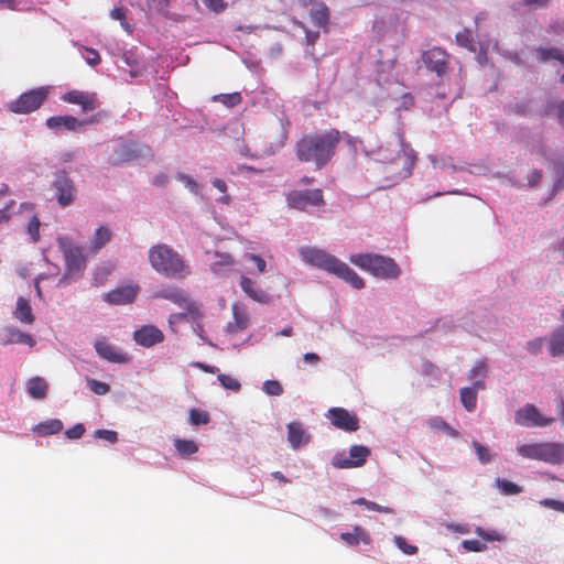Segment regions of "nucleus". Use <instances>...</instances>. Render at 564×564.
I'll return each instance as SVG.
<instances>
[{
	"label": "nucleus",
	"instance_id": "1",
	"mask_svg": "<svg viewBox=\"0 0 564 564\" xmlns=\"http://www.w3.org/2000/svg\"><path fill=\"white\" fill-rule=\"evenodd\" d=\"M395 139V149L380 147L375 153L377 161L388 164L386 173L389 176L384 180V187H391L409 177L416 161V153L405 143L403 134L398 132Z\"/></svg>",
	"mask_w": 564,
	"mask_h": 564
},
{
	"label": "nucleus",
	"instance_id": "2",
	"mask_svg": "<svg viewBox=\"0 0 564 564\" xmlns=\"http://www.w3.org/2000/svg\"><path fill=\"white\" fill-rule=\"evenodd\" d=\"M148 259L152 269L165 278L184 280L192 273L183 256L166 243L152 246L148 251Z\"/></svg>",
	"mask_w": 564,
	"mask_h": 564
},
{
	"label": "nucleus",
	"instance_id": "3",
	"mask_svg": "<svg viewBox=\"0 0 564 564\" xmlns=\"http://www.w3.org/2000/svg\"><path fill=\"white\" fill-rule=\"evenodd\" d=\"M358 268L370 272L376 278L389 280L397 279L401 274L398 263L388 257L375 253H357L349 258Z\"/></svg>",
	"mask_w": 564,
	"mask_h": 564
},
{
	"label": "nucleus",
	"instance_id": "4",
	"mask_svg": "<svg viewBox=\"0 0 564 564\" xmlns=\"http://www.w3.org/2000/svg\"><path fill=\"white\" fill-rule=\"evenodd\" d=\"M57 245L63 253L66 267L65 273L59 280V284H63L67 283L73 278H78L83 274L86 268V258L83 253L82 247L75 245L69 237H58Z\"/></svg>",
	"mask_w": 564,
	"mask_h": 564
},
{
	"label": "nucleus",
	"instance_id": "5",
	"mask_svg": "<svg viewBox=\"0 0 564 564\" xmlns=\"http://www.w3.org/2000/svg\"><path fill=\"white\" fill-rule=\"evenodd\" d=\"M319 269L348 283L352 289L361 290L364 280L349 265L336 257L319 250Z\"/></svg>",
	"mask_w": 564,
	"mask_h": 564
},
{
	"label": "nucleus",
	"instance_id": "6",
	"mask_svg": "<svg viewBox=\"0 0 564 564\" xmlns=\"http://www.w3.org/2000/svg\"><path fill=\"white\" fill-rule=\"evenodd\" d=\"M48 96L47 87H37L21 94L15 100L10 101L7 108L13 113H30L37 110Z\"/></svg>",
	"mask_w": 564,
	"mask_h": 564
},
{
	"label": "nucleus",
	"instance_id": "7",
	"mask_svg": "<svg viewBox=\"0 0 564 564\" xmlns=\"http://www.w3.org/2000/svg\"><path fill=\"white\" fill-rule=\"evenodd\" d=\"M370 448L365 445H352L349 451H339L332 457V465L335 468L351 469L366 464L370 456Z\"/></svg>",
	"mask_w": 564,
	"mask_h": 564
},
{
	"label": "nucleus",
	"instance_id": "8",
	"mask_svg": "<svg viewBox=\"0 0 564 564\" xmlns=\"http://www.w3.org/2000/svg\"><path fill=\"white\" fill-rule=\"evenodd\" d=\"M341 138H345L349 145L355 147L356 140L354 138L347 133H340L336 129H328L319 133V167L333 158Z\"/></svg>",
	"mask_w": 564,
	"mask_h": 564
},
{
	"label": "nucleus",
	"instance_id": "9",
	"mask_svg": "<svg viewBox=\"0 0 564 564\" xmlns=\"http://www.w3.org/2000/svg\"><path fill=\"white\" fill-rule=\"evenodd\" d=\"M553 422V417L544 416L539 409L531 403H527L514 413V423L523 427H546Z\"/></svg>",
	"mask_w": 564,
	"mask_h": 564
},
{
	"label": "nucleus",
	"instance_id": "10",
	"mask_svg": "<svg viewBox=\"0 0 564 564\" xmlns=\"http://www.w3.org/2000/svg\"><path fill=\"white\" fill-rule=\"evenodd\" d=\"M52 187L55 192L57 203L62 207L69 206L75 202L77 188L65 171L55 174Z\"/></svg>",
	"mask_w": 564,
	"mask_h": 564
},
{
	"label": "nucleus",
	"instance_id": "11",
	"mask_svg": "<svg viewBox=\"0 0 564 564\" xmlns=\"http://www.w3.org/2000/svg\"><path fill=\"white\" fill-rule=\"evenodd\" d=\"M152 296L154 299L167 300L189 313L196 310L195 304L188 299L186 292L176 285H163L154 291Z\"/></svg>",
	"mask_w": 564,
	"mask_h": 564
},
{
	"label": "nucleus",
	"instance_id": "12",
	"mask_svg": "<svg viewBox=\"0 0 564 564\" xmlns=\"http://www.w3.org/2000/svg\"><path fill=\"white\" fill-rule=\"evenodd\" d=\"M325 416L338 430L355 432L359 429V420L356 414L344 408H330Z\"/></svg>",
	"mask_w": 564,
	"mask_h": 564
},
{
	"label": "nucleus",
	"instance_id": "13",
	"mask_svg": "<svg viewBox=\"0 0 564 564\" xmlns=\"http://www.w3.org/2000/svg\"><path fill=\"white\" fill-rule=\"evenodd\" d=\"M447 53L441 47H433L423 52L422 61L427 69L443 76L447 70Z\"/></svg>",
	"mask_w": 564,
	"mask_h": 564
},
{
	"label": "nucleus",
	"instance_id": "14",
	"mask_svg": "<svg viewBox=\"0 0 564 564\" xmlns=\"http://www.w3.org/2000/svg\"><path fill=\"white\" fill-rule=\"evenodd\" d=\"M62 100L80 106L84 112L93 111L99 107V100L95 93L70 90L62 96Z\"/></svg>",
	"mask_w": 564,
	"mask_h": 564
},
{
	"label": "nucleus",
	"instance_id": "15",
	"mask_svg": "<svg viewBox=\"0 0 564 564\" xmlns=\"http://www.w3.org/2000/svg\"><path fill=\"white\" fill-rule=\"evenodd\" d=\"M163 332L154 325H143L133 332L134 341L145 348H150L164 340Z\"/></svg>",
	"mask_w": 564,
	"mask_h": 564
},
{
	"label": "nucleus",
	"instance_id": "16",
	"mask_svg": "<svg viewBox=\"0 0 564 564\" xmlns=\"http://www.w3.org/2000/svg\"><path fill=\"white\" fill-rule=\"evenodd\" d=\"M138 285H123L104 294V301L112 305L132 303L139 293Z\"/></svg>",
	"mask_w": 564,
	"mask_h": 564
},
{
	"label": "nucleus",
	"instance_id": "17",
	"mask_svg": "<svg viewBox=\"0 0 564 564\" xmlns=\"http://www.w3.org/2000/svg\"><path fill=\"white\" fill-rule=\"evenodd\" d=\"M95 349L98 356L107 361L124 364L129 360V357L117 350L106 338H99L95 341Z\"/></svg>",
	"mask_w": 564,
	"mask_h": 564
},
{
	"label": "nucleus",
	"instance_id": "18",
	"mask_svg": "<svg viewBox=\"0 0 564 564\" xmlns=\"http://www.w3.org/2000/svg\"><path fill=\"white\" fill-rule=\"evenodd\" d=\"M290 207L304 210L317 204V191H292L286 195Z\"/></svg>",
	"mask_w": 564,
	"mask_h": 564
},
{
	"label": "nucleus",
	"instance_id": "19",
	"mask_svg": "<svg viewBox=\"0 0 564 564\" xmlns=\"http://www.w3.org/2000/svg\"><path fill=\"white\" fill-rule=\"evenodd\" d=\"M95 120L80 121L74 116H53L46 119V126L53 130L65 129L68 131H76L87 123H93Z\"/></svg>",
	"mask_w": 564,
	"mask_h": 564
},
{
	"label": "nucleus",
	"instance_id": "20",
	"mask_svg": "<svg viewBox=\"0 0 564 564\" xmlns=\"http://www.w3.org/2000/svg\"><path fill=\"white\" fill-rule=\"evenodd\" d=\"M541 460L551 465L564 463V442H542Z\"/></svg>",
	"mask_w": 564,
	"mask_h": 564
},
{
	"label": "nucleus",
	"instance_id": "21",
	"mask_svg": "<svg viewBox=\"0 0 564 564\" xmlns=\"http://www.w3.org/2000/svg\"><path fill=\"white\" fill-rule=\"evenodd\" d=\"M489 376V366L487 359L477 360L468 371L467 378L471 382V387L486 390V379Z\"/></svg>",
	"mask_w": 564,
	"mask_h": 564
},
{
	"label": "nucleus",
	"instance_id": "22",
	"mask_svg": "<svg viewBox=\"0 0 564 564\" xmlns=\"http://www.w3.org/2000/svg\"><path fill=\"white\" fill-rule=\"evenodd\" d=\"M296 155L302 162L317 161V137H304L296 145Z\"/></svg>",
	"mask_w": 564,
	"mask_h": 564
},
{
	"label": "nucleus",
	"instance_id": "23",
	"mask_svg": "<svg viewBox=\"0 0 564 564\" xmlns=\"http://www.w3.org/2000/svg\"><path fill=\"white\" fill-rule=\"evenodd\" d=\"M479 48L480 51L477 56V61L482 66L486 65L487 63V54L490 50L503 55L506 58L514 62L516 64L521 63L518 53L510 51H501L498 42H479Z\"/></svg>",
	"mask_w": 564,
	"mask_h": 564
},
{
	"label": "nucleus",
	"instance_id": "24",
	"mask_svg": "<svg viewBox=\"0 0 564 564\" xmlns=\"http://www.w3.org/2000/svg\"><path fill=\"white\" fill-rule=\"evenodd\" d=\"M240 288L250 299L256 302L268 303L270 301V295L263 291L256 281L246 275H241L240 278Z\"/></svg>",
	"mask_w": 564,
	"mask_h": 564
},
{
	"label": "nucleus",
	"instance_id": "25",
	"mask_svg": "<svg viewBox=\"0 0 564 564\" xmlns=\"http://www.w3.org/2000/svg\"><path fill=\"white\" fill-rule=\"evenodd\" d=\"M562 325L556 327L549 337V351L553 357L564 356V310L561 312Z\"/></svg>",
	"mask_w": 564,
	"mask_h": 564
},
{
	"label": "nucleus",
	"instance_id": "26",
	"mask_svg": "<svg viewBox=\"0 0 564 564\" xmlns=\"http://www.w3.org/2000/svg\"><path fill=\"white\" fill-rule=\"evenodd\" d=\"M340 540L349 546H357L359 543L370 544L371 536L366 529L355 525L350 531L341 532Z\"/></svg>",
	"mask_w": 564,
	"mask_h": 564
},
{
	"label": "nucleus",
	"instance_id": "27",
	"mask_svg": "<svg viewBox=\"0 0 564 564\" xmlns=\"http://www.w3.org/2000/svg\"><path fill=\"white\" fill-rule=\"evenodd\" d=\"M288 441L296 449L310 441V435L300 422H291L288 424Z\"/></svg>",
	"mask_w": 564,
	"mask_h": 564
},
{
	"label": "nucleus",
	"instance_id": "28",
	"mask_svg": "<svg viewBox=\"0 0 564 564\" xmlns=\"http://www.w3.org/2000/svg\"><path fill=\"white\" fill-rule=\"evenodd\" d=\"M140 153L139 147L135 142L122 143L116 151L115 163H121L138 158Z\"/></svg>",
	"mask_w": 564,
	"mask_h": 564
},
{
	"label": "nucleus",
	"instance_id": "29",
	"mask_svg": "<svg viewBox=\"0 0 564 564\" xmlns=\"http://www.w3.org/2000/svg\"><path fill=\"white\" fill-rule=\"evenodd\" d=\"M14 317L24 324H32L34 322V315L32 313L29 301L24 297L17 300V306L14 311Z\"/></svg>",
	"mask_w": 564,
	"mask_h": 564
},
{
	"label": "nucleus",
	"instance_id": "30",
	"mask_svg": "<svg viewBox=\"0 0 564 564\" xmlns=\"http://www.w3.org/2000/svg\"><path fill=\"white\" fill-rule=\"evenodd\" d=\"M112 232L106 226H100L96 229L94 237L90 240V249L98 251L104 248L111 239Z\"/></svg>",
	"mask_w": 564,
	"mask_h": 564
},
{
	"label": "nucleus",
	"instance_id": "31",
	"mask_svg": "<svg viewBox=\"0 0 564 564\" xmlns=\"http://www.w3.org/2000/svg\"><path fill=\"white\" fill-rule=\"evenodd\" d=\"M47 389V382L41 377H33L28 381V393L34 399H44Z\"/></svg>",
	"mask_w": 564,
	"mask_h": 564
},
{
	"label": "nucleus",
	"instance_id": "32",
	"mask_svg": "<svg viewBox=\"0 0 564 564\" xmlns=\"http://www.w3.org/2000/svg\"><path fill=\"white\" fill-rule=\"evenodd\" d=\"M64 425L61 420L52 419L34 426L33 431L41 436H48L59 433Z\"/></svg>",
	"mask_w": 564,
	"mask_h": 564
},
{
	"label": "nucleus",
	"instance_id": "33",
	"mask_svg": "<svg viewBox=\"0 0 564 564\" xmlns=\"http://www.w3.org/2000/svg\"><path fill=\"white\" fill-rule=\"evenodd\" d=\"M478 391L481 390L471 386L464 387L459 391L460 402L468 412H471L476 409Z\"/></svg>",
	"mask_w": 564,
	"mask_h": 564
},
{
	"label": "nucleus",
	"instance_id": "34",
	"mask_svg": "<svg viewBox=\"0 0 564 564\" xmlns=\"http://www.w3.org/2000/svg\"><path fill=\"white\" fill-rule=\"evenodd\" d=\"M517 452L523 458L541 460L542 442L532 444H520L517 446Z\"/></svg>",
	"mask_w": 564,
	"mask_h": 564
},
{
	"label": "nucleus",
	"instance_id": "35",
	"mask_svg": "<svg viewBox=\"0 0 564 564\" xmlns=\"http://www.w3.org/2000/svg\"><path fill=\"white\" fill-rule=\"evenodd\" d=\"M174 447L181 457H188L198 451V445L193 440L176 438Z\"/></svg>",
	"mask_w": 564,
	"mask_h": 564
},
{
	"label": "nucleus",
	"instance_id": "36",
	"mask_svg": "<svg viewBox=\"0 0 564 564\" xmlns=\"http://www.w3.org/2000/svg\"><path fill=\"white\" fill-rule=\"evenodd\" d=\"M544 115L546 117H555L560 124L564 126V99L558 102L547 101L544 107Z\"/></svg>",
	"mask_w": 564,
	"mask_h": 564
},
{
	"label": "nucleus",
	"instance_id": "37",
	"mask_svg": "<svg viewBox=\"0 0 564 564\" xmlns=\"http://www.w3.org/2000/svg\"><path fill=\"white\" fill-rule=\"evenodd\" d=\"M496 486H497L498 490L500 491V494H502L505 496H512V495H518V494L522 492V487L518 486L517 484H514L510 480L503 479V478H497Z\"/></svg>",
	"mask_w": 564,
	"mask_h": 564
},
{
	"label": "nucleus",
	"instance_id": "38",
	"mask_svg": "<svg viewBox=\"0 0 564 564\" xmlns=\"http://www.w3.org/2000/svg\"><path fill=\"white\" fill-rule=\"evenodd\" d=\"M6 343H8V344L18 343V344H25L29 346H33L35 344L34 339L32 338V336L30 334L23 333L15 328L9 329V338L7 339Z\"/></svg>",
	"mask_w": 564,
	"mask_h": 564
},
{
	"label": "nucleus",
	"instance_id": "39",
	"mask_svg": "<svg viewBox=\"0 0 564 564\" xmlns=\"http://www.w3.org/2000/svg\"><path fill=\"white\" fill-rule=\"evenodd\" d=\"M214 101H218L228 108H232L241 104L242 97L240 93L219 94L213 97Z\"/></svg>",
	"mask_w": 564,
	"mask_h": 564
},
{
	"label": "nucleus",
	"instance_id": "40",
	"mask_svg": "<svg viewBox=\"0 0 564 564\" xmlns=\"http://www.w3.org/2000/svg\"><path fill=\"white\" fill-rule=\"evenodd\" d=\"M429 160L431 161L433 167L437 169H445V167H451L453 170V172H457V171H463L464 167L462 166H457L453 163H451V159L449 158H444V156H436V155H429Z\"/></svg>",
	"mask_w": 564,
	"mask_h": 564
},
{
	"label": "nucleus",
	"instance_id": "41",
	"mask_svg": "<svg viewBox=\"0 0 564 564\" xmlns=\"http://www.w3.org/2000/svg\"><path fill=\"white\" fill-rule=\"evenodd\" d=\"M210 421V416L206 411H202L198 409H191L189 410V423L192 425H205L208 424Z\"/></svg>",
	"mask_w": 564,
	"mask_h": 564
},
{
	"label": "nucleus",
	"instance_id": "42",
	"mask_svg": "<svg viewBox=\"0 0 564 564\" xmlns=\"http://www.w3.org/2000/svg\"><path fill=\"white\" fill-rule=\"evenodd\" d=\"M456 42L459 46L466 47L471 52L476 51L475 43L471 36V32L465 29L456 34Z\"/></svg>",
	"mask_w": 564,
	"mask_h": 564
},
{
	"label": "nucleus",
	"instance_id": "43",
	"mask_svg": "<svg viewBox=\"0 0 564 564\" xmlns=\"http://www.w3.org/2000/svg\"><path fill=\"white\" fill-rule=\"evenodd\" d=\"M471 445L476 452L478 460L481 464H488L492 460L490 449L487 446L482 445L481 443H479L477 441H473Z\"/></svg>",
	"mask_w": 564,
	"mask_h": 564
},
{
	"label": "nucleus",
	"instance_id": "44",
	"mask_svg": "<svg viewBox=\"0 0 564 564\" xmlns=\"http://www.w3.org/2000/svg\"><path fill=\"white\" fill-rule=\"evenodd\" d=\"M218 380L225 389L238 392L241 388L240 382L231 376L220 373L218 375Z\"/></svg>",
	"mask_w": 564,
	"mask_h": 564
},
{
	"label": "nucleus",
	"instance_id": "45",
	"mask_svg": "<svg viewBox=\"0 0 564 564\" xmlns=\"http://www.w3.org/2000/svg\"><path fill=\"white\" fill-rule=\"evenodd\" d=\"M110 17L113 20H118L121 23V26L131 32L130 24L127 22V9L123 7L115 8L110 11Z\"/></svg>",
	"mask_w": 564,
	"mask_h": 564
},
{
	"label": "nucleus",
	"instance_id": "46",
	"mask_svg": "<svg viewBox=\"0 0 564 564\" xmlns=\"http://www.w3.org/2000/svg\"><path fill=\"white\" fill-rule=\"evenodd\" d=\"M397 547L406 555H414L417 552L415 545L409 544L406 540L401 535H395L393 539Z\"/></svg>",
	"mask_w": 564,
	"mask_h": 564
},
{
	"label": "nucleus",
	"instance_id": "47",
	"mask_svg": "<svg viewBox=\"0 0 564 564\" xmlns=\"http://www.w3.org/2000/svg\"><path fill=\"white\" fill-rule=\"evenodd\" d=\"M263 391L269 395H281L283 393L282 384L276 380H267L263 383Z\"/></svg>",
	"mask_w": 564,
	"mask_h": 564
},
{
	"label": "nucleus",
	"instance_id": "48",
	"mask_svg": "<svg viewBox=\"0 0 564 564\" xmlns=\"http://www.w3.org/2000/svg\"><path fill=\"white\" fill-rule=\"evenodd\" d=\"M88 387L93 392H95L98 395L107 394L110 391L109 384L102 381H98L96 379H89Z\"/></svg>",
	"mask_w": 564,
	"mask_h": 564
},
{
	"label": "nucleus",
	"instance_id": "49",
	"mask_svg": "<svg viewBox=\"0 0 564 564\" xmlns=\"http://www.w3.org/2000/svg\"><path fill=\"white\" fill-rule=\"evenodd\" d=\"M543 346H544V338L536 337L534 339H531V340L527 341L525 349L531 355L536 356V355H539L542 351Z\"/></svg>",
	"mask_w": 564,
	"mask_h": 564
},
{
	"label": "nucleus",
	"instance_id": "50",
	"mask_svg": "<svg viewBox=\"0 0 564 564\" xmlns=\"http://www.w3.org/2000/svg\"><path fill=\"white\" fill-rule=\"evenodd\" d=\"M475 533H476L478 536H480V538H482L484 540L489 541V542H491V541H501V540H503V536H502L500 533H498L497 531H495V530H492V531H486V530H484L482 528L477 527V528H476V530H475Z\"/></svg>",
	"mask_w": 564,
	"mask_h": 564
},
{
	"label": "nucleus",
	"instance_id": "51",
	"mask_svg": "<svg viewBox=\"0 0 564 564\" xmlns=\"http://www.w3.org/2000/svg\"><path fill=\"white\" fill-rule=\"evenodd\" d=\"M554 170H555V175H556L554 189L560 191L564 187V163L561 161L555 162Z\"/></svg>",
	"mask_w": 564,
	"mask_h": 564
},
{
	"label": "nucleus",
	"instance_id": "52",
	"mask_svg": "<svg viewBox=\"0 0 564 564\" xmlns=\"http://www.w3.org/2000/svg\"><path fill=\"white\" fill-rule=\"evenodd\" d=\"M300 254L302 259L310 264H316L317 263V250L310 247H302L300 249Z\"/></svg>",
	"mask_w": 564,
	"mask_h": 564
},
{
	"label": "nucleus",
	"instance_id": "53",
	"mask_svg": "<svg viewBox=\"0 0 564 564\" xmlns=\"http://www.w3.org/2000/svg\"><path fill=\"white\" fill-rule=\"evenodd\" d=\"M540 505L542 507L553 509L557 512L564 513V501L553 499V498H544V499L540 500Z\"/></svg>",
	"mask_w": 564,
	"mask_h": 564
},
{
	"label": "nucleus",
	"instance_id": "54",
	"mask_svg": "<svg viewBox=\"0 0 564 564\" xmlns=\"http://www.w3.org/2000/svg\"><path fill=\"white\" fill-rule=\"evenodd\" d=\"M219 260L212 264L214 272H220L223 268L230 267L234 264V259L230 254H220Z\"/></svg>",
	"mask_w": 564,
	"mask_h": 564
},
{
	"label": "nucleus",
	"instance_id": "55",
	"mask_svg": "<svg viewBox=\"0 0 564 564\" xmlns=\"http://www.w3.org/2000/svg\"><path fill=\"white\" fill-rule=\"evenodd\" d=\"M462 545L468 552H482L487 549L486 544L478 540H464Z\"/></svg>",
	"mask_w": 564,
	"mask_h": 564
},
{
	"label": "nucleus",
	"instance_id": "56",
	"mask_svg": "<svg viewBox=\"0 0 564 564\" xmlns=\"http://www.w3.org/2000/svg\"><path fill=\"white\" fill-rule=\"evenodd\" d=\"M40 226L41 223L36 216L32 217L28 225V232L34 242L40 240Z\"/></svg>",
	"mask_w": 564,
	"mask_h": 564
},
{
	"label": "nucleus",
	"instance_id": "57",
	"mask_svg": "<svg viewBox=\"0 0 564 564\" xmlns=\"http://www.w3.org/2000/svg\"><path fill=\"white\" fill-rule=\"evenodd\" d=\"M85 426L82 423H77L70 429L66 430L65 435L69 440H78L85 434Z\"/></svg>",
	"mask_w": 564,
	"mask_h": 564
},
{
	"label": "nucleus",
	"instance_id": "58",
	"mask_svg": "<svg viewBox=\"0 0 564 564\" xmlns=\"http://www.w3.org/2000/svg\"><path fill=\"white\" fill-rule=\"evenodd\" d=\"M235 327L236 329H245L248 325V316L240 312L236 306L234 307Z\"/></svg>",
	"mask_w": 564,
	"mask_h": 564
},
{
	"label": "nucleus",
	"instance_id": "59",
	"mask_svg": "<svg viewBox=\"0 0 564 564\" xmlns=\"http://www.w3.org/2000/svg\"><path fill=\"white\" fill-rule=\"evenodd\" d=\"M95 436L108 441L109 443H116L118 441V433L111 430H97Z\"/></svg>",
	"mask_w": 564,
	"mask_h": 564
},
{
	"label": "nucleus",
	"instance_id": "60",
	"mask_svg": "<svg viewBox=\"0 0 564 564\" xmlns=\"http://www.w3.org/2000/svg\"><path fill=\"white\" fill-rule=\"evenodd\" d=\"M245 258L256 263L259 273L265 272L267 263L263 258L253 253H247Z\"/></svg>",
	"mask_w": 564,
	"mask_h": 564
},
{
	"label": "nucleus",
	"instance_id": "61",
	"mask_svg": "<svg viewBox=\"0 0 564 564\" xmlns=\"http://www.w3.org/2000/svg\"><path fill=\"white\" fill-rule=\"evenodd\" d=\"M169 7L170 0H154V2L149 7V9L166 15Z\"/></svg>",
	"mask_w": 564,
	"mask_h": 564
},
{
	"label": "nucleus",
	"instance_id": "62",
	"mask_svg": "<svg viewBox=\"0 0 564 564\" xmlns=\"http://www.w3.org/2000/svg\"><path fill=\"white\" fill-rule=\"evenodd\" d=\"M431 429L443 431L448 425L441 416H434L427 421Z\"/></svg>",
	"mask_w": 564,
	"mask_h": 564
},
{
	"label": "nucleus",
	"instance_id": "63",
	"mask_svg": "<svg viewBox=\"0 0 564 564\" xmlns=\"http://www.w3.org/2000/svg\"><path fill=\"white\" fill-rule=\"evenodd\" d=\"M202 2L210 10L220 12L225 9L224 0H202Z\"/></svg>",
	"mask_w": 564,
	"mask_h": 564
},
{
	"label": "nucleus",
	"instance_id": "64",
	"mask_svg": "<svg viewBox=\"0 0 564 564\" xmlns=\"http://www.w3.org/2000/svg\"><path fill=\"white\" fill-rule=\"evenodd\" d=\"M86 51H87L86 62L91 66L98 65L101 61L99 53L94 48H87Z\"/></svg>",
	"mask_w": 564,
	"mask_h": 564
}]
</instances>
